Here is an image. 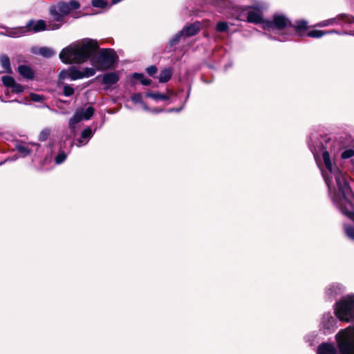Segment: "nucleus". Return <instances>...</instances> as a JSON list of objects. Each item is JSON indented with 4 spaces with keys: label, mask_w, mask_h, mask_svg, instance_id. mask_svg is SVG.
<instances>
[{
    "label": "nucleus",
    "mask_w": 354,
    "mask_h": 354,
    "mask_svg": "<svg viewBox=\"0 0 354 354\" xmlns=\"http://www.w3.org/2000/svg\"><path fill=\"white\" fill-rule=\"evenodd\" d=\"M228 25L226 22L220 21L216 25V30L218 32H225L227 30Z\"/></svg>",
    "instance_id": "obj_31"
},
{
    "label": "nucleus",
    "mask_w": 354,
    "mask_h": 354,
    "mask_svg": "<svg viewBox=\"0 0 354 354\" xmlns=\"http://www.w3.org/2000/svg\"><path fill=\"white\" fill-rule=\"evenodd\" d=\"M146 71L149 75L154 77V75L156 74L158 71V68L155 66H151L146 68Z\"/></svg>",
    "instance_id": "obj_38"
},
{
    "label": "nucleus",
    "mask_w": 354,
    "mask_h": 354,
    "mask_svg": "<svg viewBox=\"0 0 354 354\" xmlns=\"http://www.w3.org/2000/svg\"><path fill=\"white\" fill-rule=\"evenodd\" d=\"M330 319H331L332 322H334V321H335V319H333V317H330Z\"/></svg>",
    "instance_id": "obj_43"
},
{
    "label": "nucleus",
    "mask_w": 354,
    "mask_h": 354,
    "mask_svg": "<svg viewBox=\"0 0 354 354\" xmlns=\"http://www.w3.org/2000/svg\"><path fill=\"white\" fill-rule=\"evenodd\" d=\"M60 27V24H55L50 23L48 26V29L49 30H56Z\"/></svg>",
    "instance_id": "obj_41"
},
{
    "label": "nucleus",
    "mask_w": 354,
    "mask_h": 354,
    "mask_svg": "<svg viewBox=\"0 0 354 354\" xmlns=\"http://www.w3.org/2000/svg\"><path fill=\"white\" fill-rule=\"evenodd\" d=\"M335 313L342 321L354 320V297L344 298L335 305Z\"/></svg>",
    "instance_id": "obj_5"
},
{
    "label": "nucleus",
    "mask_w": 354,
    "mask_h": 354,
    "mask_svg": "<svg viewBox=\"0 0 354 354\" xmlns=\"http://www.w3.org/2000/svg\"><path fill=\"white\" fill-rule=\"evenodd\" d=\"M17 151L21 153L24 156H26L30 153L28 148L22 145H18L17 147Z\"/></svg>",
    "instance_id": "obj_29"
},
{
    "label": "nucleus",
    "mask_w": 354,
    "mask_h": 354,
    "mask_svg": "<svg viewBox=\"0 0 354 354\" xmlns=\"http://www.w3.org/2000/svg\"><path fill=\"white\" fill-rule=\"evenodd\" d=\"M94 109L91 106H88L85 110L77 111L73 117L69 121V128L75 133L76 130V124L82 120H89L93 115Z\"/></svg>",
    "instance_id": "obj_8"
},
{
    "label": "nucleus",
    "mask_w": 354,
    "mask_h": 354,
    "mask_svg": "<svg viewBox=\"0 0 354 354\" xmlns=\"http://www.w3.org/2000/svg\"><path fill=\"white\" fill-rule=\"evenodd\" d=\"M353 156H354V150H353V149L345 150L342 153V158L343 159H347V158L353 157Z\"/></svg>",
    "instance_id": "obj_36"
},
{
    "label": "nucleus",
    "mask_w": 354,
    "mask_h": 354,
    "mask_svg": "<svg viewBox=\"0 0 354 354\" xmlns=\"http://www.w3.org/2000/svg\"><path fill=\"white\" fill-rule=\"evenodd\" d=\"M317 354H337V351L333 344H322L318 347Z\"/></svg>",
    "instance_id": "obj_12"
},
{
    "label": "nucleus",
    "mask_w": 354,
    "mask_h": 354,
    "mask_svg": "<svg viewBox=\"0 0 354 354\" xmlns=\"http://www.w3.org/2000/svg\"><path fill=\"white\" fill-rule=\"evenodd\" d=\"M30 97L34 102H41L44 100V97L43 95L33 93H30Z\"/></svg>",
    "instance_id": "obj_35"
},
{
    "label": "nucleus",
    "mask_w": 354,
    "mask_h": 354,
    "mask_svg": "<svg viewBox=\"0 0 354 354\" xmlns=\"http://www.w3.org/2000/svg\"><path fill=\"white\" fill-rule=\"evenodd\" d=\"M141 104L142 105V108L146 110V111H149V109L148 108V106L146 105V104H145L143 102L142 103H141Z\"/></svg>",
    "instance_id": "obj_42"
},
{
    "label": "nucleus",
    "mask_w": 354,
    "mask_h": 354,
    "mask_svg": "<svg viewBox=\"0 0 354 354\" xmlns=\"http://www.w3.org/2000/svg\"><path fill=\"white\" fill-rule=\"evenodd\" d=\"M66 155L64 153H59L55 158V162L57 165L61 164L66 160Z\"/></svg>",
    "instance_id": "obj_37"
},
{
    "label": "nucleus",
    "mask_w": 354,
    "mask_h": 354,
    "mask_svg": "<svg viewBox=\"0 0 354 354\" xmlns=\"http://www.w3.org/2000/svg\"><path fill=\"white\" fill-rule=\"evenodd\" d=\"M69 70L71 75V80H76L83 78L82 71L79 70L76 67L71 66L69 67Z\"/></svg>",
    "instance_id": "obj_19"
},
{
    "label": "nucleus",
    "mask_w": 354,
    "mask_h": 354,
    "mask_svg": "<svg viewBox=\"0 0 354 354\" xmlns=\"http://www.w3.org/2000/svg\"><path fill=\"white\" fill-rule=\"evenodd\" d=\"M18 72L24 78L32 80L34 77L33 71L26 65H19Z\"/></svg>",
    "instance_id": "obj_13"
},
{
    "label": "nucleus",
    "mask_w": 354,
    "mask_h": 354,
    "mask_svg": "<svg viewBox=\"0 0 354 354\" xmlns=\"http://www.w3.org/2000/svg\"><path fill=\"white\" fill-rule=\"evenodd\" d=\"M96 40L85 39L73 43L62 49L59 58L65 64H81L90 59L91 64L97 71L111 68L116 62L117 55L111 48L99 50Z\"/></svg>",
    "instance_id": "obj_1"
},
{
    "label": "nucleus",
    "mask_w": 354,
    "mask_h": 354,
    "mask_svg": "<svg viewBox=\"0 0 354 354\" xmlns=\"http://www.w3.org/2000/svg\"><path fill=\"white\" fill-rule=\"evenodd\" d=\"M229 9L234 10V16L240 19H243V12L250 9L247 12L246 21L253 24H262L264 22L262 18V10L266 8V5L263 3L253 0H227ZM266 20H265L266 21Z\"/></svg>",
    "instance_id": "obj_3"
},
{
    "label": "nucleus",
    "mask_w": 354,
    "mask_h": 354,
    "mask_svg": "<svg viewBox=\"0 0 354 354\" xmlns=\"http://www.w3.org/2000/svg\"><path fill=\"white\" fill-rule=\"evenodd\" d=\"M171 75H172L171 69L170 68H167L163 69L160 72L158 78V80L160 82L165 83V82H168L171 79Z\"/></svg>",
    "instance_id": "obj_17"
},
{
    "label": "nucleus",
    "mask_w": 354,
    "mask_h": 354,
    "mask_svg": "<svg viewBox=\"0 0 354 354\" xmlns=\"http://www.w3.org/2000/svg\"><path fill=\"white\" fill-rule=\"evenodd\" d=\"M95 70H97V69L95 67L94 68H84L82 71L83 78L93 76L95 74Z\"/></svg>",
    "instance_id": "obj_26"
},
{
    "label": "nucleus",
    "mask_w": 354,
    "mask_h": 354,
    "mask_svg": "<svg viewBox=\"0 0 354 354\" xmlns=\"http://www.w3.org/2000/svg\"><path fill=\"white\" fill-rule=\"evenodd\" d=\"M1 80L3 84L8 88H10L15 82L14 78L10 76H3Z\"/></svg>",
    "instance_id": "obj_27"
},
{
    "label": "nucleus",
    "mask_w": 354,
    "mask_h": 354,
    "mask_svg": "<svg viewBox=\"0 0 354 354\" xmlns=\"http://www.w3.org/2000/svg\"><path fill=\"white\" fill-rule=\"evenodd\" d=\"M354 22V19L352 16L340 15L336 17L322 21L317 24L315 26L325 27L334 24H339L344 27L346 24H351Z\"/></svg>",
    "instance_id": "obj_10"
},
{
    "label": "nucleus",
    "mask_w": 354,
    "mask_h": 354,
    "mask_svg": "<svg viewBox=\"0 0 354 354\" xmlns=\"http://www.w3.org/2000/svg\"><path fill=\"white\" fill-rule=\"evenodd\" d=\"M147 97H151L155 100H167L169 98L167 95L159 93L149 92L146 94Z\"/></svg>",
    "instance_id": "obj_20"
},
{
    "label": "nucleus",
    "mask_w": 354,
    "mask_h": 354,
    "mask_svg": "<svg viewBox=\"0 0 354 354\" xmlns=\"http://www.w3.org/2000/svg\"><path fill=\"white\" fill-rule=\"evenodd\" d=\"M66 80H71V75L69 68L67 70H63L60 72L59 75V84H62Z\"/></svg>",
    "instance_id": "obj_25"
},
{
    "label": "nucleus",
    "mask_w": 354,
    "mask_h": 354,
    "mask_svg": "<svg viewBox=\"0 0 354 354\" xmlns=\"http://www.w3.org/2000/svg\"><path fill=\"white\" fill-rule=\"evenodd\" d=\"M330 32H329L328 33H330ZM332 32H333V31ZM334 32H335V33H337V31H334Z\"/></svg>",
    "instance_id": "obj_44"
},
{
    "label": "nucleus",
    "mask_w": 354,
    "mask_h": 354,
    "mask_svg": "<svg viewBox=\"0 0 354 354\" xmlns=\"http://www.w3.org/2000/svg\"><path fill=\"white\" fill-rule=\"evenodd\" d=\"M351 34L354 35V32L353 33H351Z\"/></svg>",
    "instance_id": "obj_45"
},
{
    "label": "nucleus",
    "mask_w": 354,
    "mask_h": 354,
    "mask_svg": "<svg viewBox=\"0 0 354 354\" xmlns=\"http://www.w3.org/2000/svg\"><path fill=\"white\" fill-rule=\"evenodd\" d=\"M102 80L105 84L113 85L118 82L119 77L115 73H108L104 75Z\"/></svg>",
    "instance_id": "obj_15"
},
{
    "label": "nucleus",
    "mask_w": 354,
    "mask_h": 354,
    "mask_svg": "<svg viewBox=\"0 0 354 354\" xmlns=\"http://www.w3.org/2000/svg\"><path fill=\"white\" fill-rule=\"evenodd\" d=\"M200 22H195L192 24L185 26L181 31L176 34L174 37L171 39L170 44L171 46L176 44L179 41L180 38L183 35L185 37H191L195 35L200 30Z\"/></svg>",
    "instance_id": "obj_9"
},
{
    "label": "nucleus",
    "mask_w": 354,
    "mask_h": 354,
    "mask_svg": "<svg viewBox=\"0 0 354 354\" xmlns=\"http://www.w3.org/2000/svg\"><path fill=\"white\" fill-rule=\"evenodd\" d=\"M50 13L51 16L53 17V19L55 21L61 22L63 21L64 18V15L63 13L60 12L56 6L51 7L50 10Z\"/></svg>",
    "instance_id": "obj_18"
},
{
    "label": "nucleus",
    "mask_w": 354,
    "mask_h": 354,
    "mask_svg": "<svg viewBox=\"0 0 354 354\" xmlns=\"http://www.w3.org/2000/svg\"><path fill=\"white\" fill-rule=\"evenodd\" d=\"M50 135V131L48 129L43 130L39 134V140L45 141Z\"/></svg>",
    "instance_id": "obj_39"
},
{
    "label": "nucleus",
    "mask_w": 354,
    "mask_h": 354,
    "mask_svg": "<svg viewBox=\"0 0 354 354\" xmlns=\"http://www.w3.org/2000/svg\"><path fill=\"white\" fill-rule=\"evenodd\" d=\"M10 88L12 89V92L16 93H19L24 91V87L21 84L16 83V82L10 87Z\"/></svg>",
    "instance_id": "obj_32"
},
{
    "label": "nucleus",
    "mask_w": 354,
    "mask_h": 354,
    "mask_svg": "<svg viewBox=\"0 0 354 354\" xmlns=\"http://www.w3.org/2000/svg\"><path fill=\"white\" fill-rule=\"evenodd\" d=\"M92 5L94 7L104 8L106 6L107 3L104 0H92Z\"/></svg>",
    "instance_id": "obj_30"
},
{
    "label": "nucleus",
    "mask_w": 354,
    "mask_h": 354,
    "mask_svg": "<svg viewBox=\"0 0 354 354\" xmlns=\"http://www.w3.org/2000/svg\"><path fill=\"white\" fill-rule=\"evenodd\" d=\"M342 288L339 285H333L327 290L329 297H334L341 292Z\"/></svg>",
    "instance_id": "obj_21"
},
{
    "label": "nucleus",
    "mask_w": 354,
    "mask_h": 354,
    "mask_svg": "<svg viewBox=\"0 0 354 354\" xmlns=\"http://www.w3.org/2000/svg\"><path fill=\"white\" fill-rule=\"evenodd\" d=\"M290 24V20L284 15L277 14L273 16L272 20H266L263 23V28L267 30H281Z\"/></svg>",
    "instance_id": "obj_7"
},
{
    "label": "nucleus",
    "mask_w": 354,
    "mask_h": 354,
    "mask_svg": "<svg viewBox=\"0 0 354 354\" xmlns=\"http://www.w3.org/2000/svg\"><path fill=\"white\" fill-rule=\"evenodd\" d=\"M46 29V24L44 20L29 21L26 26L9 28L6 30V35L12 37H21L26 33L33 31L34 32L42 31Z\"/></svg>",
    "instance_id": "obj_6"
},
{
    "label": "nucleus",
    "mask_w": 354,
    "mask_h": 354,
    "mask_svg": "<svg viewBox=\"0 0 354 354\" xmlns=\"http://www.w3.org/2000/svg\"><path fill=\"white\" fill-rule=\"evenodd\" d=\"M338 347L342 354H354V327H348L337 335Z\"/></svg>",
    "instance_id": "obj_4"
},
{
    "label": "nucleus",
    "mask_w": 354,
    "mask_h": 354,
    "mask_svg": "<svg viewBox=\"0 0 354 354\" xmlns=\"http://www.w3.org/2000/svg\"><path fill=\"white\" fill-rule=\"evenodd\" d=\"M345 232L346 235L351 239L354 240V227L345 225L344 226Z\"/></svg>",
    "instance_id": "obj_33"
},
{
    "label": "nucleus",
    "mask_w": 354,
    "mask_h": 354,
    "mask_svg": "<svg viewBox=\"0 0 354 354\" xmlns=\"http://www.w3.org/2000/svg\"><path fill=\"white\" fill-rule=\"evenodd\" d=\"M93 132L91 128H86L82 132L81 135V138L77 140L79 145H77L80 147V145H86L88 142V140L92 137Z\"/></svg>",
    "instance_id": "obj_16"
},
{
    "label": "nucleus",
    "mask_w": 354,
    "mask_h": 354,
    "mask_svg": "<svg viewBox=\"0 0 354 354\" xmlns=\"http://www.w3.org/2000/svg\"><path fill=\"white\" fill-rule=\"evenodd\" d=\"M131 100L134 103H142V95L140 93H136L131 96Z\"/></svg>",
    "instance_id": "obj_40"
},
{
    "label": "nucleus",
    "mask_w": 354,
    "mask_h": 354,
    "mask_svg": "<svg viewBox=\"0 0 354 354\" xmlns=\"http://www.w3.org/2000/svg\"><path fill=\"white\" fill-rule=\"evenodd\" d=\"M56 7L60 12L66 16L69 14L71 10L79 8L80 3L77 1L73 0L68 3H59Z\"/></svg>",
    "instance_id": "obj_11"
},
{
    "label": "nucleus",
    "mask_w": 354,
    "mask_h": 354,
    "mask_svg": "<svg viewBox=\"0 0 354 354\" xmlns=\"http://www.w3.org/2000/svg\"><path fill=\"white\" fill-rule=\"evenodd\" d=\"M308 22L304 20H301L297 21L296 26H295V30L299 32L301 30H305L307 28Z\"/></svg>",
    "instance_id": "obj_28"
},
{
    "label": "nucleus",
    "mask_w": 354,
    "mask_h": 354,
    "mask_svg": "<svg viewBox=\"0 0 354 354\" xmlns=\"http://www.w3.org/2000/svg\"><path fill=\"white\" fill-rule=\"evenodd\" d=\"M322 159L326 169H322V174L334 203L343 214L354 221L353 205L351 201L353 194L344 174L338 168L333 167L327 151L323 152Z\"/></svg>",
    "instance_id": "obj_2"
},
{
    "label": "nucleus",
    "mask_w": 354,
    "mask_h": 354,
    "mask_svg": "<svg viewBox=\"0 0 354 354\" xmlns=\"http://www.w3.org/2000/svg\"><path fill=\"white\" fill-rule=\"evenodd\" d=\"M133 77L136 79H138V80H140V82L142 83V84L143 85H145V86H148V85H150L151 83V80H149V79H147L146 77H145L144 75L142 74V73H135L133 75Z\"/></svg>",
    "instance_id": "obj_24"
},
{
    "label": "nucleus",
    "mask_w": 354,
    "mask_h": 354,
    "mask_svg": "<svg viewBox=\"0 0 354 354\" xmlns=\"http://www.w3.org/2000/svg\"><path fill=\"white\" fill-rule=\"evenodd\" d=\"M0 64L3 69V72L7 73H12L10 61L8 55H2L0 56Z\"/></svg>",
    "instance_id": "obj_14"
},
{
    "label": "nucleus",
    "mask_w": 354,
    "mask_h": 354,
    "mask_svg": "<svg viewBox=\"0 0 354 354\" xmlns=\"http://www.w3.org/2000/svg\"><path fill=\"white\" fill-rule=\"evenodd\" d=\"M74 93V89L69 85L64 86V94L65 96H71Z\"/></svg>",
    "instance_id": "obj_34"
},
{
    "label": "nucleus",
    "mask_w": 354,
    "mask_h": 354,
    "mask_svg": "<svg viewBox=\"0 0 354 354\" xmlns=\"http://www.w3.org/2000/svg\"><path fill=\"white\" fill-rule=\"evenodd\" d=\"M328 32H329L323 31V30H310V31L308 32L307 36H308L310 37H313V38H319V37H322V36L328 34Z\"/></svg>",
    "instance_id": "obj_22"
},
{
    "label": "nucleus",
    "mask_w": 354,
    "mask_h": 354,
    "mask_svg": "<svg viewBox=\"0 0 354 354\" xmlns=\"http://www.w3.org/2000/svg\"><path fill=\"white\" fill-rule=\"evenodd\" d=\"M39 53L41 55H42L44 57H50L53 55H55V52L53 51V50L47 47L40 48L39 50Z\"/></svg>",
    "instance_id": "obj_23"
}]
</instances>
